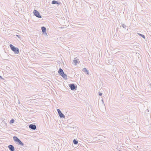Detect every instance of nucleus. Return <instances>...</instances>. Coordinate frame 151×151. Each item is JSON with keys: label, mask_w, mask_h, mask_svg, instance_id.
Instances as JSON below:
<instances>
[{"label": "nucleus", "mask_w": 151, "mask_h": 151, "mask_svg": "<svg viewBox=\"0 0 151 151\" xmlns=\"http://www.w3.org/2000/svg\"><path fill=\"white\" fill-rule=\"evenodd\" d=\"M102 95V93H101L99 92V95L100 96H101Z\"/></svg>", "instance_id": "nucleus-18"}, {"label": "nucleus", "mask_w": 151, "mask_h": 151, "mask_svg": "<svg viewBox=\"0 0 151 151\" xmlns=\"http://www.w3.org/2000/svg\"><path fill=\"white\" fill-rule=\"evenodd\" d=\"M64 78H66L67 77V76L66 74H64V73H63L62 74V75H61Z\"/></svg>", "instance_id": "nucleus-12"}, {"label": "nucleus", "mask_w": 151, "mask_h": 151, "mask_svg": "<svg viewBox=\"0 0 151 151\" xmlns=\"http://www.w3.org/2000/svg\"><path fill=\"white\" fill-rule=\"evenodd\" d=\"M14 141L18 145H20L21 146H24V144L17 137L14 136L13 137Z\"/></svg>", "instance_id": "nucleus-2"}, {"label": "nucleus", "mask_w": 151, "mask_h": 151, "mask_svg": "<svg viewBox=\"0 0 151 151\" xmlns=\"http://www.w3.org/2000/svg\"><path fill=\"white\" fill-rule=\"evenodd\" d=\"M122 26L123 27V28H124L125 29H126V25H125L124 24H122Z\"/></svg>", "instance_id": "nucleus-17"}, {"label": "nucleus", "mask_w": 151, "mask_h": 151, "mask_svg": "<svg viewBox=\"0 0 151 151\" xmlns=\"http://www.w3.org/2000/svg\"><path fill=\"white\" fill-rule=\"evenodd\" d=\"M102 101L103 102V100H102Z\"/></svg>", "instance_id": "nucleus-22"}, {"label": "nucleus", "mask_w": 151, "mask_h": 151, "mask_svg": "<svg viewBox=\"0 0 151 151\" xmlns=\"http://www.w3.org/2000/svg\"><path fill=\"white\" fill-rule=\"evenodd\" d=\"M10 47L12 50L13 51L15 54H18L19 52V50L17 47H16L12 44H10Z\"/></svg>", "instance_id": "nucleus-1"}, {"label": "nucleus", "mask_w": 151, "mask_h": 151, "mask_svg": "<svg viewBox=\"0 0 151 151\" xmlns=\"http://www.w3.org/2000/svg\"><path fill=\"white\" fill-rule=\"evenodd\" d=\"M8 147L10 150L11 151H14V148L13 145H9L8 146Z\"/></svg>", "instance_id": "nucleus-7"}, {"label": "nucleus", "mask_w": 151, "mask_h": 151, "mask_svg": "<svg viewBox=\"0 0 151 151\" xmlns=\"http://www.w3.org/2000/svg\"><path fill=\"white\" fill-rule=\"evenodd\" d=\"M69 86L70 87L71 90H73L74 89H76V86H75L74 84H69Z\"/></svg>", "instance_id": "nucleus-5"}, {"label": "nucleus", "mask_w": 151, "mask_h": 151, "mask_svg": "<svg viewBox=\"0 0 151 151\" xmlns=\"http://www.w3.org/2000/svg\"><path fill=\"white\" fill-rule=\"evenodd\" d=\"M14 120L13 119H12L11 121H10V123H14Z\"/></svg>", "instance_id": "nucleus-16"}, {"label": "nucleus", "mask_w": 151, "mask_h": 151, "mask_svg": "<svg viewBox=\"0 0 151 151\" xmlns=\"http://www.w3.org/2000/svg\"><path fill=\"white\" fill-rule=\"evenodd\" d=\"M150 87H151V83L150 84Z\"/></svg>", "instance_id": "nucleus-21"}, {"label": "nucleus", "mask_w": 151, "mask_h": 151, "mask_svg": "<svg viewBox=\"0 0 151 151\" xmlns=\"http://www.w3.org/2000/svg\"><path fill=\"white\" fill-rule=\"evenodd\" d=\"M58 3H59L58 1H55V0H53L52 2V4H58Z\"/></svg>", "instance_id": "nucleus-11"}, {"label": "nucleus", "mask_w": 151, "mask_h": 151, "mask_svg": "<svg viewBox=\"0 0 151 151\" xmlns=\"http://www.w3.org/2000/svg\"><path fill=\"white\" fill-rule=\"evenodd\" d=\"M30 128L33 129L35 130L36 129V127L35 125L32 124H31L29 126Z\"/></svg>", "instance_id": "nucleus-6"}, {"label": "nucleus", "mask_w": 151, "mask_h": 151, "mask_svg": "<svg viewBox=\"0 0 151 151\" xmlns=\"http://www.w3.org/2000/svg\"><path fill=\"white\" fill-rule=\"evenodd\" d=\"M41 29L42 30V31L44 33L45 32V34H46V35L47 36V34L46 32V28L44 27H41Z\"/></svg>", "instance_id": "nucleus-8"}, {"label": "nucleus", "mask_w": 151, "mask_h": 151, "mask_svg": "<svg viewBox=\"0 0 151 151\" xmlns=\"http://www.w3.org/2000/svg\"><path fill=\"white\" fill-rule=\"evenodd\" d=\"M77 58H75V59L73 60L74 62L76 64L77 63H79V61L78 60L76 59Z\"/></svg>", "instance_id": "nucleus-10"}, {"label": "nucleus", "mask_w": 151, "mask_h": 151, "mask_svg": "<svg viewBox=\"0 0 151 151\" xmlns=\"http://www.w3.org/2000/svg\"><path fill=\"white\" fill-rule=\"evenodd\" d=\"M73 142L74 144L76 145L78 143V141L75 139H74L73 140Z\"/></svg>", "instance_id": "nucleus-14"}, {"label": "nucleus", "mask_w": 151, "mask_h": 151, "mask_svg": "<svg viewBox=\"0 0 151 151\" xmlns=\"http://www.w3.org/2000/svg\"><path fill=\"white\" fill-rule=\"evenodd\" d=\"M57 111L58 113L59 116L61 118H65V116L62 113V112L59 109H57Z\"/></svg>", "instance_id": "nucleus-4"}, {"label": "nucleus", "mask_w": 151, "mask_h": 151, "mask_svg": "<svg viewBox=\"0 0 151 151\" xmlns=\"http://www.w3.org/2000/svg\"><path fill=\"white\" fill-rule=\"evenodd\" d=\"M58 72V73L60 75H62V74L63 73H64L63 70L61 68H60Z\"/></svg>", "instance_id": "nucleus-9"}, {"label": "nucleus", "mask_w": 151, "mask_h": 151, "mask_svg": "<svg viewBox=\"0 0 151 151\" xmlns=\"http://www.w3.org/2000/svg\"><path fill=\"white\" fill-rule=\"evenodd\" d=\"M17 36L18 38H19V35H17Z\"/></svg>", "instance_id": "nucleus-20"}, {"label": "nucleus", "mask_w": 151, "mask_h": 151, "mask_svg": "<svg viewBox=\"0 0 151 151\" xmlns=\"http://www.w3.org/2000/svg\"><path fill=\"white\" fill-rule=\"evenodd\" d=\"M0 78H1L2 79H3V78H2V77L1 76H0Z\"/></svg>", "instance_id": "nucleus-19"}, {"label": "nucleus", "mask_w": 151, "mask_h": 151, "mask_svg": "<svg viewBox=\"0 0 151 151\" xmlns=\"http://www.w3.org/2000/svg\"><path fill=\"white\" fill-rule=\"evenodd\" d=\"M34 15L38 18H41L42 17L40 14L39 12L36 10H34L33 12Z\"/></svg>", "instance_id": "nucleus-3"}, {"label": "nucleus", "mask_w": 151, "mask_h": 151, "mask_svg": "<svg viewBox=\"0 0 151 151\" xmlns=\"http://www.w3.org/2000/svg\"><path fill=\"white\" fill-rule=\"evenodd\" d=\"M83 71L84 72H86L87 73V74H88V72L86 68H84L83 69Z\"/></svg>", "instance_id": "nucleus-13"}, {"label": "nucleus", "mask_w": 151, "mask_h": 151, "mask_svg": "<svg viewBox=\"0 0 151 151\" xmlns=\"http://www.w3.org/2000/svg\"><path fill=\"white\" fill-rule=\"evenodd\" d=\"M137 34L139 36H140L142 37H143V38H144V39L145 38V36H144V35H142V34H140V33H138Z\"/></svg>", "instance_id": "nucleus-15"}]
</instances>
